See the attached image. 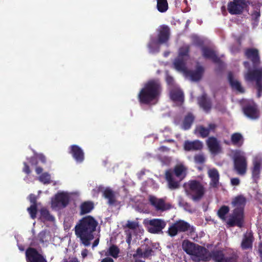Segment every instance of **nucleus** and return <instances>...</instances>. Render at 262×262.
I'll return each instance as SVG.
<instances>
[{"label": "nucleus", "mask_w": 262, "mask_h": 262, "mask_svg": "<svg viewBox=\"0 0 262 262\" xmlns=\"http://www.w3.org/2000/svg\"><path fill=\"white\" fill-rule=\"evenodd\" d=\"M188 53V47L187 45L183 46L179 49L178 57L173 62L174 68L186 78L193 81H198L202 77L204 69L199 66L197 67L195 71L189 72L188 67L190 61Z\"/></svg>", "instance_id": "nucleus-1"}, {"label": "nucleus", "mask_w": 262, "mask_h": 262, "mask_svg": "<svg viewBox=\"0 0 262 262\" xmlns=\"http://www.w3.org/2000/svg\"><path fill=\"white\" fill-rule=\"evenodd\" d=\"M247 57L250 59L254 64L253 70H252L248 62H244V66L247 71L245 74V79L247 81H256L257 89V97L259 98L262 92V84L260 81L262 77V68H256V64L259 61L258 51L256 49H248L246 52Z\"/></svg>", "instance_id": "nucleus-2"}, {"label": "nucleus", "mask_w": 262, "mask_h": 262, "mask_svg": "<svg viewBox=\"0 0 262 262\" xmlns=\"http://www.w3.org/2000/svg\"><path fill=\"white\" fill-rule=\"evenodd\" d=\"M98 222L91 216H86L80 220L75 227L76 235L85 246L90 245L94 238L93 233L95 231Z\"/></svg>", "instance_id": "nucleus-3"}, {"label": "nucleus", "mask_w": 262, "mask_h": 262, "mask_svg": "<svg viewBox=\"0 0 262 262\" xmlns=\"http://www.w3.org/2000/svg\"><path fill=\"white\" fill-rule=\"evenodd\" d=\"M160 92L159 83L156 80H150L145 83L138 94L140 103L155 104L157 102Z\"/></svg>", "instance_id": "nucleus-4"}, {"label": "nucleus", "mask_w": 262, "mask_h": 262, "mask_svg": "<svg viewBox=\"0 0 262 262\" xmlns=\"http://www.w3.org/2000/svg\"><path fill=\"white\" fill-rule=\"evenodd\" d=\"M246 202V199L243 195H238L233 199L231 205L234 209L232 213L229 215L227 224L231 226L234 225L242 226L244 219V208Z\"/></svg>", "instance_id": "nucleus-5"}, {"label": "nucleus", "mask_w": 262, "mask_h": 262, "mask_svg": "<svg viewBox=\"0 0 262 262\" xmlns=\"http://www.w3.org/2000/svg\"><path fill=\"white\" fill-rule=\"evenodd\" d=\"M186 174L187 168L182 164L177 165L173 171L170 170L166 171L165 177L169 187L171 189L177 188L179 182L184 179Z\"/></svg>", "instance_id": "nucleus-6"}, {"label": "nucleus", "mask_w": 262, "mask_h": 262, "mask_svg": "<svg viewBox=\"0 0 262 262\" xmlns=\"http://www.w3.org/2000/svg\"><path fill=\"white\" fill-rule=\"evenodd\" d=\"M77 192L59 191L51 201V206L53 209L59 210L65 208L69 204L71 199L78 195Z\"/></svg>", "instance_id": "nucleus-7"}, {"label": "nucleus", "mask_w": 262, "mask_h": 262, "mask_svg": "<svg viewBox=\"0 0 262 262\" xmlns=\"http://www.w3.org/2000/svg\"><path fill=\"white\" fill-rule=\"evenodd\" d=\"M126 227L128 229L125 230L126 241L130 245L132 243L136 242L143 235L144 230L137 221H127Z\"/></svg>", "instance_id": "nucleus-8"}, {"label": "nucleus", "mask_w": 262, "mask_h": 262, "mask_svg": "<svg viewBox=\"0 0 262 262\" xmlns=\"http://www.w3.org/2000/svg\"><path fill=\"white\" fill-rule=\"evenodd\" d=\"M183 249L191 256L192 259L195 261L204 260L206 249L202 247L195 245L190 242L185 240L182 243Z\"/></svg>", "instance_id": "nucleus-9"}, {"label": "nucleus", "mask_w": 262, "mask_h": 262, "mask_svg": "<svg viewBox=\"0 0 262 262\" xmlns=\"http://www.w3.org/2000/svg\"><path fill=\"white\" fill-rule=\"evenodd\" d=\"M230 156L234 161L235 170L239 174H244L247 170V161L245 153L239 150L231 151Z\"/></svg>", "instance_id": "nucleus-10"}, {"label": "nucleus", "mask_w": 262, "mask_h": 262, "mask_svg": "<svg viewBox=\"0 0 262 262\" xmlns=\"http://www.w3.org/2000/svg\"><path fill=\"white\" fill-rule=\"evenodd\" d=\"M169 28L167 26L161 27L158 40L151 39L148 43L149 52L152 53L158 52L160 44L166 42L169 38Z\"/></svg>", "instance_id": "nucleus-11"}, {"label": "nucleus", "mask_w": 262, "mask_h": 262, "mask_svg": "<svg viewBox=\"0 0 262 262\" xmlns=\"http://www.w3.org/2000/svg\"><path fill=\"white\" fill-rule=\"evenodd\" d=\"M187 192L190 195L194 200L200 199L204 193L202 186L198 182L192 181L185 185Z\"/></svg>", "instance_id": "nucleus-12"}, {"label": "nucleus", "mask_w": 262, "mask_h": 262, "mask_svg": "<svg viewBox=\"0 0 262 262\" xmlns=\"http://www.w3.org/2000/svg\"><path fill=\"white\" fill-rule=\"evenodd\" d=\"M144 224L150 233L155 234L161 233L166 226V223L163 220L158 219H146L144 221Z\"/></svg>", "instance_id": "nucleus-13"}, {"label": "nucleus", "mask_w": 262, "mask_h": 262, "mask_svg": "<svg viewBox=\"0 0 262 262\" xmlns=\"http://www.w3.org/2000/svg\"><path fill=\"white\" fill-rule=\"evenodd\" d=\"M193 229L189 224L184 221H179L171 225L168 229V234L171 236H175L178 232L189 231H193Z\"/></svg>", "instance_id": "nucleus-14"}, {"label": "nucleus", "mask_w": 262, "mask_h": 262, "mask_svg": "<svg viewBox=\"0 0 262 262\" xmlns=\"http://www.w3.org/2000/svg\"><path fill=\"white\" fill-rule=\"evenodd\" d=\"M246 6L244 0H233L228 4V10L231 14H239L242 12Z\"/></svg>", "instance_id": "nucleus-15"}, {"label": "nucleus", "mask_w": 262, "mask_h": 262, "mask_svg": "<svg viewBox=\"0 0 262 262\" xmlns=\"http://www.w3.org/2000/svg\"><path fill=\"white\" fill-rule=\"evenodd\" d=\"M99 192H102L104 197L108 200V203L113 204L115 201V194L112 190L109 188L104 189L99 186L96 187L92 191L94 196H97Z\"/></svg>", "instance_id": "nucleus-16"}, {"label": "nucleus", "mask_w": 262, "mask_h": 262, "mask_svg": "<svg viewBox=\"0 0 262 262\" xmlns=\"http://www.w3.org/2000/svg\"><path fill=\"white\" fill-rule=\"evenodd\" d=\"M150 241L147 238L144 240V243L138 248L136 254V256L141 257H148L151 255L152 250L149 244Z\"/></svg>", "instance_id": "nucleus-17"}, {"label": "nucleus", "mask_w": 262, "mask_h": 262, "mask_svg": "<svg viewBox=\"0 0 262 262\" xmlns=\"http://www.w3.org/2000/svg\"><path fill=\"white\" fill-rule=\"evenodd\" d=\"M28 262H47L43 257L33 248H29L26 252Z\"/></svg>", "instance_id": "nucleus-18"}, {"label": "nucleus", "mask_w": 262, "mask_h": 262, "mask_svg": "<svg viewBox=\"0 0 262 262\" xmlns=\"http://www.w3.org/2000/svg\"><path fill=\"white\" fill-rule=\"evenodd\" d=\"M70 152L77 163H82L84 159V154L81 147L76 145H73L70 147Z\"/></svg>", "instance_id": "nucleus-19"}, {"label": "nucleus", "mask_w": 262, "mask_h": 262, "mask_svg": "<svg viewBox=\"0 0 262 262\" xmlns=\"http://www.w3.org/2000/svg\"><path fill=\"white\" fill-rule=\"evenodd\" d=\"M170 97L171 99L178 104H181L184 100L183 93L178 86H174L171 88Z\"/></svg>", "instance_id": "nucleus-20"}, {"label": "nucleus", "mask_w": 262, "mask_h": 262, "mask_svg": "<svg viewBox=\"0 0 262 262\" xmlns=\"http://www.w3.org/2000/svg\"><path fill=\"white\" fill-rule=\"evenodd\" d=\"M211 257L215 262H234L231 257H225L223 251L215 250L212 252Z\"/></svg>", "instance_id": "nucleus-21"}, {"label": "nucleus", "mask_w": 262, "mask_h": 262, "mask_svg": "<svg viewBox=\"0 0 262 262\" xmlns=\"http://www.w3.org/2000/svg\"><path fill=\"white\" fill-rule=\"evenodd\" d=\"M244 112L245 114L251 119H256L259 116L257 106L254 103L245 107Z\"/></svg>", "instance_id": "nucleus-22"}, {"label": "nucleus", "mask_w": 262, "mask_h": 262, "mask_svg": "<svg viewBox=\"0 0 262 262\" xmlns=\"http://www.w3.org/2000/svg\"><path fill=\"white\" fill-rule=\"evenodd\" d=\"M207 144L210 151L214 155L217 154L221 151V147L217 140L213 137L208 138L207 140Z\"/></svg>", "instance_id": "nucleus-23"}, {"label": "nucleus", "mask_w": 262, "mask_h": 262, "mask_svg": "<svg viewBox=\"0 0 262 262\" xmlns=\"http://www.w3.org/2000/svg\"><path fill=\"white\" fill-rule=\"evenodd\" d=\"M208 174L210 179V185L212 187H216L219 184V173L215 168H209Z\"/></svg>", "instance_id": "nucleus-24"}, {"label": "nucleus", "mask_w": 262, "mask_h": 262, "mask_svg": "<svg viewBox=\"0 0 262 262\" xmlns=\"http://www.w3.org/2000/svg\"><path fill=\"white\" fill-rule=\"evenodd\" d=\"M36 173L38 175V180L44 184H48L52 182L51 177L48 172L42 173V169L40 167H36L35 169Z\"/></svg>", "instance_id": "nucleus-25"}, {"label": "nucleus", "mask_w": 262, "mask_h": 262, "mask_svg": "<svg viewBox=\"0 0 262 262\" xmlns=\"http://www.w3.org/2000/svg\"><path fill=\"white\" fill-rule=\"evenodd\" d=\"M228 79L232 88L239 93L244 92V88L242 86L239 82L235 78L234 75L230 73L228 74Z\"/></svg>", "instance_id": "nucleus-26"}, {"label": "nucleus", "mask_w": 262, "mask_h": 262, "mask_svg": "<svg viewBox=\"0 0 262 262\" xmlns=\"http://www.w3.org/2000/svg\"><path fill=\"white\" fill-rule=\"evenodd\" d=\"M149 202L158 210H164L168 208L162 199H158L154 196L149 197Z\"/></svg>", "instance_id": "nucleus-27"}, {"label": "nucleus", "mask_w": 262, "mask_h": 262, "mask_svg": "<svg viewBox=\"0 0 262 262\" xmlns=\"http://www.w3.org/2000/svg\"><path fill=\"white\" fill-rule=\"evenodd\" d=\"M184 147L185 150H200L202 148L203 144L198 140L193 142L187 141L185 142Z\"/></svg>", "instance_id": "nucleus-28"}, {"label": "nucleus", "mask_w": 262, "mask_h": 262, "mask_svg": "<svg viewBox=\"0 0 262 262\" xmlns=\"http://www.w3.org/2000/svg\"><path fill=\"white\" fill-rule=\"evenodd\" d=\"M253 175L254 177H257L260 172L261 166H262V158L260 157L254 158L253 161Z\"/></svg>", "instance_id": "nucleus-29"}, {"label": "nucleus", "mask_w": 262, "mask_h": 262, "mask_svg": "<svg viewBox=\"0 0 262 262\" xmlns=\"http://www.w3.org/2000/svg\"><path fill=\"white\" fill-rule=\"evenodd\" d=\"M253 242V236L250 232H247L244 236L242 242V247L243 249H249L252 247Z\"/></svg>", "instance_id": "nucleus-30"}, {"label": "nucleus", "mask_w": 262, "mask_h": 262, "mask_svg": "<svg viewBox=\"0 0 262 262\" xmlns=\"http://www.w3.org/2000/svg\"><path fill=\"white\" fill-rule=\"evenodd\" d=\"M29 198L32 204L30 207L28 208V211L29 212L31 217L32 219H34L36 217V206L35 205L36 198L33 194H31Z\"/></svg>", "instance_id": "nucleus-31"}, {"label": "nucleus", "mask_w": 262, "mask_h": 262, "mask_svg": "<svg viewBox=\"0 0 262 262\" xmlns=\"http://www.w3.org/2000/svg\"><path fill=\"white\" fill-rule=\"evenodd\" d=\"M214 128V125L213 124L210 125L209 128L200 126L195 129V133L200 135L202 137H206L209 134L210 130L213 129Z\"/></svg>", "instance_id": "nucleus-32"}, {"label": "nucleus", "mask_w": 262, "mask_h": 262, "mask_svg": "<svg viewBox=\"0 0 262 262\" xmlns=\"http://www.w3.org/2000/svg\"><path fill=\"white\" fill-rule=\"evenodd\" d=\"M199 104L200 106L205 111H208L210 108V103L206 97L205 94L199 99Z\"/></svg>", "instance_id": "nucleus-33"}, {"label": "nucleus", "mask_w": 262, "mask_h": 262, "mask_svg": "<svg viewBox=\"0 0 262 262\" xmlns=\"http://www.w3.org/2000/svg\"><path fill=\"white\" fill-rule=\"evenodd\" d=\"M94 208L93 204L91 202H85L80 206V213L83 214L90 212Z\"/></svg>", "instance_id": "nucleus-34"}, {"label": "nucleus", "mask_w": 262, "mask_h": 262, "mask_svg": "<svg viewBox=\"0 0 262 262\" xmlns=\"http://www.w3.org/2000/svg\"><path fill=\"white\" fill-rule=\"evenodd\" d=\"M193 121V116L189 114L187 115L184 119L182 124V128L184 129H189Z\"/></svg>", "instance_id": "nucleus-35"}, {"label": "nucleus", "mask_w": 262, "mask_h": 262, "mask_svg": "<svg viewBox=\"0 0 262 262\" xmlns=\"http://www.w3.org/2000/svg\"><path fill=\"white\" fill-rule=\"evenodd\" d=\"M229 208L226 206H223L220 208L218 210L217 214L220 219L225 221L227 223V221L229 218V216L227 218L226 215L228 213Z\"/></svg>", "instance_id": "nucleus-36"}, {"label": "nucleus", "mask_w": 262, "mask_h": 262, "mask_svg": "<svg viewBox=\"0 0 262 262\" xmlns=\"http://www.w3.org/2000/svg\"><path fill=\"white\" fill-rule=\"evenodd\" d=\"M231 142L234 145L240 146L243 144V139L241 134L234 133L231 136Z\"/></svg>", "instance_id": "nucleus-37"}, {"label": "nucleus", "mask_w": 262, "mask_h": 262, "mask_svg": "<svg viewBox=\"0 0 262 262\" xmlns=\"http://www.w3.org/2000/svg\"><path fill=\"white\" fill-rule=\"evenodd\" d=\"M157 7L160 12H166L168 8L167 0H157Z\"/></svg>", "instance_id": "nucleus-38"}, {"label": "nucleus", "mask_w": 262, "mask_h": 262, "mask_svg": "<svg viewBox=\"0 0 262 262\" xmlns=\"http://www.w3.org/2000/svg\"><path fill=\"white\" fill-rule=\"evenodd\" d=\"M203 54L204 57L210 58L215 62L218 61L215 53L209 49H203Z\"/></svg>", "instance_id": "nucleus-39"}, {"label": "nucleus", "mask_w": 262, "mask_h": 262, "mask_svg": "<svg viewBox=\"0 0 262 262\" xmlns=\"http://www.w3.org/2000/svg\"><path fill=\"white\" fill-rule=\"evenodd\" d=\"M119 253V249L118 248V247L116 246L112 245L108 248L106 254L116 258L118 256Z\"/></svg>", "instance_id": "nucleus-40"}, {"label": "nucleus", "mask_w": 262, "mask_h": 262, "mask_svg": "<svg viewBox=\"0 0 262 262\" xmlns=\"http://www.w3.org/2000/svg\"><path fill=\"white\" fill-rule=\"evenodd\" d=\"M46 161V158L45 156H43L41 154H39L36 156H35V157L33 158V159L32 160H29L28 162L29 163H30L31 165H35L36 164H38L39 163H44Z\"/></svg>", "instance_id": "nucleus-41"}, {"label": "nucleus", "mask_w": 262, "mask_h": 262, "mask_svg": "<svg viewBox=\"0 0 262 262\" xmlns=\"http://www.w3.org/2000/svg\"><path fill=\"white\" fill-rule=\"evenodd\" d=\"M41 216L42 218L48 221H53L54 220V217L50 214L48 211L45 209L41 211Z\"/></svg>", "instance_id": "nucleus-42"}, {"label": "nucleus", "mask_w": 262, "mask_h": 262, "mask_svg": "<svg viewBox=\"0 0 262 262\" xmlns=\"http://www.w3.org/2000/svg\"><path fill=\"white\" fill-rule=\"evenodd\" d=\"M194 160L196 163H202L204 162L205 158L202 154H199L195 156Z\"/></svg>", "instance_id": "nucleus-43"}, {"label": "nucleus", "mask_w": 262, "mask_h": 262, "mask_svg": "<svg viewBox=\"0 0 262 262\" xmlns=\"http://www.w3.org/2000/svg\"><path fill=\"white\" fill-rule=\"evenodd\" d=\"M166 81L169 85H171L170 89L173 88L174 86H177L176 85L173 84V78L169 75H167L166 78Z\"/></svg>", "instance_id": "nucleus-44"}, {"label": "nucleus", "mask_w": 262, "mask_h": 262, "mask_svg": "<svg viewBox=\"0 0 262 262\" xmlns=\"http://www.w3.org/2000/svg\"><path fill=\"white\" fill-rule=\"evenodd\" d=\"M44 236H45V241H47L48 240V239L50 238L49 236L48 235H46V232H41L39 234V237L40 238L41 241L43 242H44Z\"/></svg>", "instance_id": "nucleus-45"}, {"label": "nucleus", "mask_w": 262, "mask_h": 262, "mask_svg": "<svg viewBox=\"0 0 262 262\" xmlns=\"http://www.w3.org/2000/svg\"><path fill=\"white\" fill-rule=\"evenodd\" d=\"M231 183L232 185L237 186L239 184V180L238 178H232L231 179Z\"/></svg>", "instance_id": "nucleus-46"}, {"label": "nucleus", "mask_w": 262, "mask_h": 262, "mask_svg": "<svg viewBox=\"0 0 262 262\" xmlns=\"http://www.w3.org/2000/svg\"><path fill=\"white\" fill-rule=\"evenodd\" d=\"M24 167L23 168V171L26 173H29L30 172V170H29V166L28 165L27 162L24 163Z\"/></svg>", "instance_id": "nucleus-47"}, {"label": "nucleus", "mask_w": 262, "mask_h": 262, "mask_svg": "<svg viewBox=\"0 0 262 262\" xmlns=\"http://www.w3.org/2000/svg\"><path fill=\"white\" fill-rule=\"evenodd\" d=\"M260 16L259 11L256 10L252 15V18L256 20Z\"/></svg>", "instance_id": "nucleus-48"}, {"label": "nucleus", "mask_w": 262, "mask_h": 262, "mask_svg": "<svg viewBox=\"0 0 262 262\" xmlns=\"http://www.w3.org/2000/svg\"><path fill=\"white\" fill-rule=\"evenodd\" d=\"M149 244L150 245V247L151 248L152 250L153 249H157L159 247V245L158 243H151L150 242Z\"/></svg>", "instance_id": "nucleus-49"}, {"label": "nucleus", "mask_w": 262, "mask_h": 262, "mask_svg": "<svg viewBox=\"0 0 262 262\" xmlns=\"http://www.w3.org/2000/svg\"><path fill=\"white\" fill-rule=\"evenodd\" d=\"M101 262H114V260L111 258L106 257L103 259Z\"/></svg>", "instance_id": "nucleus-50"}, {"label": "nucleus", "mask_w": 262, "mask_h": 262, "mask_svg": "<svg viewBox=\"0 0 262 262\" xmlns=\"http://www.w3.org/2000/svg\"><path fill=\"white\" fill-rule=\"evenodd\" d=\"M99 242V237H98L95 240V241L93 244L92 247L94 248V247H96L98 245Z\"/></svg>", "instance_id": "nucleus-51"}, {"label": "nucleus", "mask_w": 262, "mask_h": 262, "mask_svg": "<svg viewBox=\"0 0 262 262\" xmlns=\"http://www.w3.org/2000/svg\"><path fill=\"white\" fill-rule=\"evenodd\" d=\"M88 250L86 249L83 250L81 252V255L83 258H85L88 255Z\"/></svg>", "instance_id": "nucleus-52"}, {"label": "nucleus", "mask_w": 262, "mask_h": 262, "mask_svg": "<svg viewBox=\"0 0 262 262\" xmlns=\"http://www.w3.org/2000/svg\"><path fill=\"white\" fill-rule=\"evenodd\" d=\"M64 262H79V260L76 258H72L69 261H65Z\"/></svg>", "instance_id": "nucleus-53"}, {"label": "nucleus", "mask_w": 262, "mask_h": 262, "mask_svg": "<svg viewBox=\"0 0 262 262\" xmlns=\"http://www.w3.org/2000/svg\"><path fill=\"white\" fill-rule=\"evenodd\" d=\"M258 251H259L260 255L262 258V244H260L259 245Z\"/></svg>", "instance_id": "nucleus-54"}, {"label": "nucleus", "mask_w": 262, "mask_h": 262, "mask_svg": "<svg viewBox=\"0 0 262 262\" xmlns=\"http://www.w3.org/2000/svg\"><path fill=\"white\" fill-rule=\"evenodd\" d=\"M165 149H166V148L164 147H161L160 148V150H165Z\"/></svg>", "instance_id": "nucleus-55"}, {"label": "nucleus", "mask_w": 262, "mask_h": 262, "mask_svg": "<svg viewBox=\"0 0 262 262\" xmlns=\"http://www.w3.org/2000/svg\"><path fill=\"white\" fill-rule=\"evenodd\" d=\"M19 249H20V250H21V251H23V250H24V249H22V248H19Z\"/></svg>", "instance_id": "nucleus-56"}, {"label": "nucleus", "mask_w": 262, "mask_h": 262, "mask_svg": "<svg viewBox=\"0 0 262 262\" xmlns=\"http://www.w3.org/2000/svg\"><path fill=\"white\" fill-rule=\"evenodd\" d=\"M19 249H20V250H21V251H23V250H24V249H22V248H19Z\"/></svg>", "instance_id": "nucleus-57"}]
</instances>
